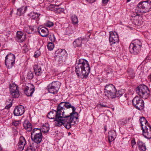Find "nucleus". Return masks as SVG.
Returning a JSON list of instances; mask_svg holds the SVG:
<instances>
[{
    "label": "nucleus",
    "instance_id": "obj_1",
    "mask_svg": "<svg viewBox=\"0 0 151 151\" xmlns=\"http://www.w3.org/2000/svg\"><path fill=\"white\" fill-rule=\"evenodd\" d=\"M76 108L72 106L69 102H63L58 105L57 110H53L48 114L47 117L51 119H54L56 121V126L60 127L63 125L67 129L71 128L72 124L75 118L76 119L78 117V113L75 111Z\"/></svg>",
    "mask_w": 151,
    "mask_h": 151
},
{
    "label": "nucleus",
    "instance_id": "obj_2",
    "mask_svg": "<svg viewBox=\"0 0 151 151\" xmlns=\"http://www.w3.org/2000/svg\"><path fill=\"white\" fill-rule=\"evenodd\" d=\"M76 65L75 68L77 75L81 78H86L90 70L87 61L83 59H79Z\"/></svg>",
    "mask_w": 151,
    "mask_h": 151
},
{
    "label": "nucleus",
    "instance_id": "obj_3",
    "mask_svg": "<svg viewBox=\"0 0 151 151\" xmlns=\"http://www.w3.org/2000/svg\"><path fill=\"white\" fill-rule=\"evenodd\" d=\"M151 9V4L147 1L140 2L138 5L135 9V12L137 15H140V13H147Z\"/></svg>",
    "mask_w": 151,
    "mask_h": 151
},
{
    "label": "nucleus",
    "instance_id": "obj_4",
    "mask_svg": "<svg viewBox=\"0 0 151 151\" xmlns=\"http://www.w3.org/2000/svg\"><path fill=\"white\" fill-rule=\"evenodd\" d=\"M137 93L141 98L147 99L150 96V91L147 86L144 85H140L136 89Z\"/></svg>",
    "mask_w": 151,
    "mask_h": 151
},
{
    "label": "nucleus",
    "instance_id": "obj_5",
    "mask_svg": "<svg viewBox=\"0 0 151 151\" xmlns=\"http://www.w3.org/2000/svg\"><path fill=\"white\" fill-rule=\"evenodd\" d=\"M104 90L105 95L107 97L112 99L116 98V89L112 84L106 85Z\"/></svg>",
    "mask_w": 151,
    "mask_h": 151
},
{
    "label": "nucleus",
    "instance_id": "obj_6",
    "mask_svg": "<svg viewBox=\"0 0 151 151\" xmlns=\"http://www.w3.org/2000/svg\"><path fill=\"white\" fill-rule=\"evenodd\" d=\"M132 103L133 106L139 110H142L144 108V102L139 96H135L132 100Z\"/></svg>",
    "mask_w": 151,
    "mask_h": 151
},
{
    "label": "nucleus",
    "instance_id": "obj_7",
    "mask_svg": "<svg viewBox=\"0 0 151 151\" xmlns=\"http://www.w3.org/2000/svg\"><path fill=\"white\" fill-rule=\"evenodd\" d=\"M61 85V83L58 81H54L49 84L47 86L48 91L53 94L58 92Z\"/></svg>",
    "mask_w": 151,
    "mask_h": 151
},
{
    "label": "nucleus",
    "instance_id": "obj_8",
    "mask_svg": "<svg viewBox=\"0 0 151 151\" xmlns=\"http://www.w3.org/2000/svg\"><path fill=\"white\" fill-rule=\"evenodd\" d=\"M15 57L14 54L10 53L5 57V65L9 68H10L15 64Z\"/></svg>",
    "mask_w": 151,
    "mask_h": 151
},
{
    "label": "nucleus",
    "instance_id": "obj_9",
    "mask_svg": "<svg viewBox=\"0 0 151 151\" xmlns=\"http://www.w3.org/2000/svg\"><path fill=\"white\" fill-rule=\"evenodd\" d=\"M22 88L25 93L28 96H31L35 91L34 86L33 84H31L23 85Z\"/></svg>",
    "mask_w": 151,
    "mask_h": 151
},
{
    "label": "nucleus",
    "instance_id": "obj_10",
    "mask_svg": "<svg viewBox=\"0 0 151 151\" xmlns=\"http://www.w3.org/2000/svg\"><path fill=\"white\" fill-rule=\"evenodd\" d=\"M143 134L145 137L148 139L151 138V127L149 125L145 126L142 127Z\"/></svg>",
    "mask_w": 151,
    "mask_h": 151
},
{
    "label": "nucleus",
    "instance_id": "obj_11",
    "mask_svg": "<svg viewBox=\"0 0 151 151\" xmlns=\"http://www.w3.org/2000/svg\"><path fill=\"white\" fill-rule=\"evenodd\" d=\"M109 41L111 44L118 43L119 41V37L118 34L115 32H110Z\"/></svg>",
    "mask_w": 151,
    "mask_h": 151
},
{
    "label": "nucleus",
    "instance_id": "obj_12",
    "mask_svg": "<svg viewBox=\"0 0 151 151\" xmlns=\"http://www.w3.org/2000/svg\"><path fill=\"white\" fill-rule=\"evenodd\" d=\"M141 48L137 45H135L130 44L129 47L130 52L132 54L137 55L139 53L141 50Z\"/></svg>",
    "mask_w": 151,
    "mask_h": 151
},
{
    "label": "nucleus",
    "instance_id": "obj_13",
    "mask_svg": "<svg viewBox=\"0 0 151 151\" xmlns=\"http://www.w3.org/2000/svg\"><path fill=\"white\" fill-rule=\"evenodd\" d=\"M25 111L24 106L22 105L16 106L14 111V114L16 116H19L22 115Z\"/></svg>",
    "mask_w": 151,
    "mask_h": 151
},
{
    "label": "nucleus",
    "instance_id": "obj_14",
    "mask_svg": "<svg viewBox=\"0 0 151 151\" xmlns=\"http://www.w3.org/2000/svg\"><path fill=\"white\" fill-rule=\"evenodd\" d=\"M38 32L42 37H46L49 34V31L47 28L43 27H40L37 28Z\"/></svg>",
    "mask_w": 151,
    "mask_h": 151
},
{
    "label": "nucleus",
    "instance_id": "obj_15",
    "mask_svg": "<svg viewBox=\"0 0 151 151\" xmlns=\"http://www.w3.org/2000/svg\"><path fill=\"white\" fill-rule=\"evenodd\" d=\"M42 138V134H36L35 135H31V139L34 142V143H36L38 145L41 142Z\"/></svg>",
    "mask_w": 151,
    "mask_h": 151
},
{
    "label": "nucleus",
    "instance_id": "obj_16",
    "mask_svg": "<svg viewBox=\"0 0 151 151\" xmlns=\"http://www.w3.org/2000/svg\"><path fill=\"white\" fill-rule=\"evenodd\" d=\"M67 55L66 50L64 49H59L57 50L55 53V56L63 57L64 56L65 58H66Z\"/></svg>",
    "mask_w": 151,
    "mask_h": 151
},
{
    "label": "nucleus",
    "instance_id": "obj_17",
    "mask_svg": "<svg viewBox=\"0 0 151 151\" xmlns=\"http://www.w3.org/2000/svg\"><path fill=\"white\" fill-rule=\"evenodd\" d=\"M25 39V35L21 31H18L17 33L16 40L19 42H22Z\"/></svg>",
    "mask_w": 151,
    "mask_h": 151
},
{
    "label": "nucleus",
    "instance_id": "obj_18",
    "mask_svg": "<svg viewBox=\"0 0 151 151\" xmlns=\"http://www.w3.org/2000/svg\"><path fill=\"white\" fill-rule=\"evenodd\" d=\"M26 144V141L23 137H21L19 138V141L18 143V146L20 150H22Z\"/></svg>",
    "mask_w": 151,
    "mask_h": 151
},
{
    "label": "nucleus",
    "instance_id": "obj_19",
    "mask_svg": "<svg viewBox=\"0 0 151 151\" xmlns=\"http://www.w3.org/2000/svg\"><path fill=\"white\" fill-rule=\"evenodd\" d=\"M136 15L134 14L135 16H133V17H134V18L133 19V20L132 21V22L134 25H139L141 24L142 23V21H140V19H139L140 18H141L139 16V15H137V12H136Z\"/></svg>",
    "mask_w": 151,
    "mask_h": 151
},
{
    "label": "nucleus",
    "instance_id": "obj_20",
    "mask_svg": "<svg viewBox=\"0 0 151 151\" xmlns=\"http://www.w3.org/2000/svg\"><path fill=\"white\" fill-rule=\"evenodd\" d=\"M116 136V132L114 130H111L108 132V139L109 142L114 140Z\"/></svg>",
    "mask_w": 151,
    "mask_h": 151
},
{
    "label": "nucleus",
    "instance_id": "obj_21",
    "mask_svg": "<svg viewBox=\"0 0 151 151\" xmlns=\"http://www.w3.org/2000/svg\"><path fill=\"white\" fill-rule=\"evenodd\" d=\"M137 145L140 151H145L146 150V147L145 144L142 141L139 140L137 142Z\"/></svg>",
    "mask_w": 151,
    "mask_h": 151
},
{
    "label": "nucleus",
    "instance_id": "obj_22",
    "mask_svg": "<svg viewBox=\"0 0 151 151\" xmlns=\"http://www.w3.org/2000/svg\"><path fill=\"white\" fill-rule=\"evenodd\" d=\"M33 68L36 75L38 76L42 75V72L41 71L40 67L37 65H35L34 66Z\"/></svg>",
    "mask_w": 151,
    "mask_h": 151
},
{
    "label": "nucleus",
    "instance_id": "obj_23",
    "mask_svg": "<svg viewBox=\"0 0 151 151\" xmlns=\"http://www.w3.org/2000/svg\"><path fill=\"white\" fill-rule=\"evenodd\" d=\"M31 14L30 18L31 19L36 20V23L38 24V21L40 19L39 16H40V14L37 12H33V13Z\"/></svg>",
    "mask_w": 151,
    "mask_h": 151
},
{
    "label": "nucleus",
    "instance_id": "obj_24",
    "mask_svg": "<svg viewBox=\"0 0 151 151\" xmlns=\"http://www.w3.org/2000/svg\"><path fill=\"white\" fill-rule=\"evenodd\" d=\"M24 128L28 131H31L32 128L31 124L28 121H26L23 124Z\"/></svg>",
    "mask_w": 151,
    "mask_h": 151
},
{
    "label": "nucleus",
    "instance_id": "obj_25",
    "mask_svg": "<svg viewBox=\"0 0 151 151\" xmlns=\"http://www.w3.org/2000/svg\"><path fill=\"white\" fill-rule=\"evenodd\" d=\"M34 30V27L26 25L24 26V30L28 34L32 33Z\"/></svg>",
    "mask_w": 151,
    "mask_h": 151
},
{
    "label": "nucleus",
    "instance_id": "obj_26",
    "mask_svg": "<svg viewBox=\"0 0 151 151\" xmlns=\"http://www.w3.org/2000/svg\"><path fill=\"white\" fill-rule=\"evenodd\" d=\"M27 10V7L26 6L24 7L23 6L19 9H17V14L20 16L23 14H24Z\"/></svg>",
    "mask_w": 151,
    "mask_h": 151
},
{
    "label": "nucleus",
    "instance_id": "obj_27",
    "mask_svg": "<svg viewBox=\"0 0 151 151\" xmlns=\"http://www.w3.org/2000/svg\"><path fill=\"white\" fill-rule=\"evenodd\" d=\"M38 146V145L37 144L32 143L28 147L27 151H35Z\"/></svg>",
    "mask_w": 151,
    "mask_h": 151
},
{
    "label": "nucleus",
    "instance_id": "obj_28",
    "mask_svg": "<svg viewBox=\"0 0 151 151\" xmlns=\"http://www.w3.org/2000/svg\"><path fill=\"white\" fill-rule=\"evenodd\" d=\"M10 93L12 96L14 98H17L19 96V93L18 89L16 90H12L10 91Z\"/></svg>",
    "mask_w": 151,
    "mask_h": 151
},
{
    "label": "nucleus",
    "instance_id": "obj_29",
    "mask_svg": "<svg viewBox=\"0 0 151 151\" xmlns=\"http://www.w3.org/2000/svg\"><path fill=\"white\" fill-rule=\"evenodd\" d=\"M54 58L56 61L59 64H61L64 61L65 59V58L64 56H63V57H60L54 55Z\"/></svg>",
    "mask_w": 151,
    "mask_h": 151
},
{
    "label": "nucleus",
    "instance_id": "obj_30",
    "mask_svg": "<svg viewBox=\"0 0 151 151\" xmlns=\"http://www.w3.org/2000/svg\"><path fill=\"white\" fill-rule=\"evenodd\" d=\"M52 7L54 8L55 11L57 13H60L61 12H63L64 9L63 8L59 7V6L54 5L52 6Z\"/></svg>",
    "mask_w": 151,
    "mask_h": 151
},
{
    "label": "nucleus",
    "instance_id": "obj_31",
    "mask_svg": "<svg viewBox=\"0 0 151 151\" xmlns=\"http://www.w3.org/2000/svg\"><path fill=\"white\" fill-rule=\"evenodd\" d=\"M82 39H77L75 40L73 42V44L75 47H78L81 46Z\"/></svg>",
    "mask_w": 151,
    "mask_h": 151
},
{
    "label": "nucleus",
    "instance_id": "obj_32",
    "mask_svg": "<svg viewBox=\"0 0 151 151\" xmlns=\"http://www.w3.org/2000/svg\"><path fill=\"white\" fill-rule=\"evenodd\" d=\"M37 134H42L41 130L38 128H35L31 132V135H35Z\"/></svg>",
    "mask_w": 151,
    "mask_h": 151
},
{
    "label": "nucleus",
    "instance_id": "obj_33",
    "mask_svg": "<svg viewBox=\"0 0 151 151\" xmlns=\"http://www.w3.org/2000/svg\"><path fill=\"white\" fill-rule=\"evenodd\" d=\"M139 121L141 124L142 128V127H143V126L144 124H145V126L147 125V124L148 122L147 121L145 117H141L139 119Z\"/></svg>",
    "mask_w": 151,
    "mask_h": 151
},
{
    "label": "nucleus",
    "instance_id": "obj_34",
    "mask_svg": "<svg viewBox=\"0 0 151 151\" xmlns=\"http://www.w3.org/2000/svg\"><path fill=\"white\" fill-rule=\"evenodd\" d=\"M72 23L76 24L78 23V20L77 17L76 15H73L71 17Z\"/></svg>",
    "mask_w": 151,
    "mask_h": 151
},
{
    "label": "nucleus",
    "instance_id": "obj_35",
    "mask_svg": "<svg viewBox=\"0 0 151 151\" xmlns=\"http://www.w3.org/2000/svg\"><path fill=\"white\" fill-rule=\"evenodd\" d=\"M131 119V118H126L125 119L122 120L120 121V124L124 125L129 122V120Z\"/></svg>",
    "mask_w": 151,
    "mask_h": 151
},
{
    "label": "nucleus",
    "instance_id": "obj_36",
    "mask_svg": "<svg viewBox=\"0 0 151 151\" xmlns=\"http://www.w3.org/2000/svg\"><path fill=\"white\" fill-rule=\"evenodd\" d=\"M9 101H10V102H9L8 101H6V104L7 105L6 106L5 108L7 109H8L10 108V107L12 106V101L10 99L9 100Z\"/></svg>",
    "mask_w": 151,
    "mask_h": 151
},
{
    "label": "nucleus",
    "instance_id": "obj_37",
    "mask_svg": "<svg viewBox=\"0 0 151 151\" xmlns=\"http://www.w3.org/2000/svg\"><path fill=\"white\" fill-rule=\"evenodd\" d=\"M131 44H132L133 45H137L139 46L140 47H142V43L139 40H135L134 42L133 43H132Z\"/></svg>",
    "mask_w": 151,
    "mask_h": 151
},
{
    "label": "nucleus",
    "instance_id": "obj_38",
    "mask_svg": "<svg viewBox=\"0 0 151 151\" xmlns=\"http://www.w3.org/2000/svg\"><path fill=\"white\" fill-rule=\"evenodd\" d=\"M54 47V45L52 42H50L47 45V48L49 50H52Z\"/></svg>",
    "mask_w": 151,
    "mask_h": 151
},
{
    "label": "nucleus",
    "instance_id": "obj_39",
    "mask_svg": "<svg viewBox=\"0 0 151 151\" xmlns=\"http://www.w3.org/2000/svg\"><path fill=\"white\" fill-rule=\"evenodd\" d=\"M18 86L16 84H12L10 85V91L12 90H16L18 88Z\"/></svg>",
    "mask_w": 151,
    "mask_h": 151
},
{
    "label": "nucleus",
    "instance_id": "obj_40",
    "mask_svg": "<svg viewBox=\"0 0 151 151\" xmlns=\"http://www.w3.org/2000/svg\"><path fill=\"white\" fill-rule=\"evenodd\" d=\"M123 93H122L121 91L118 90L117 91L116 90V97H120L123 94Z\"/></svg>",
    "mask_w": 151,
    "mask_h": 151
},
{
    "label": "nucleus",
    "instance_id": "obj_41",
    "mask_svg": "<svg viewBox=\"0 0 151 151\" xmlns=\"http://www.w3.org/2000/svg\"><path fill=\"white\" fill-rule=\"evenodd\" d=\"M34 77L33 72L31 71L29 72L27 74V78L29 79H32Z\"/></svg>",
    "mask_w": 151,
    "mask_h": 151
},
{
    "label": "nucleus",
    "instance_id": "obj_42",
    "mask_svg": "<svg viewBox=\"0 0 151 151\" xmlns=\"http://www.w3.org/2000/svg\"><path fill=\"white\" fill-rule=\"evenodd\" d=\"M49 127H46L45 126H43L42 127V132H43L44 133L47 132L49 130Z\"/></svg>",
    "mask_w": 151,
    "mask_h": 151
},
{
    "label": "nucleus",
    "instance_id": "obj_43",
    "mask_svg": "<svg viewBox=\"0 0 151 151\" xmlns=\"http://www.w3.org/2000/svg\"><path fill=\"white\" fill-rule=\"evenodd\" d=\"M50 40L52 42H54L55 40V38L53 34L50 35L49 37Z\"/></svg>",
    "mask_w": 151,
    "mask_h": 151
},
{
    "label": "nucleus",
    "instance_id": "obj_44",
    "mask_svg": "<svg viewBox=\"0 0 151 151\" xmlns=\"http://www.w3.org/2000/svg\"><path fill=\"white\" fill-rule=\"evenodd\" d=\"M20 122V120H14L12 122V124L14 126H17L19 124Z\"/></svg>",
    "mask_w": 151,
    "mask_h": 151
},
{
    "label": "nucleus",
    "instance_id": "obj_45",
    "mask_svg": "<svg viewBox=\"0 0 151 151\" xmlns=\"http://www.w3.org/2000/svg\"><path fill=\"white\" fill-rule=\"evenodd\" d=\"M45 25L47 27H50L53 26V23L52 22L48 21L46 22Z\"/></svg>",
    "mask_w": 151,
    "mask_h": 151
},
{
    "label": "nucleus",
    "instance_id": "obj_46",
    "mask_svg": "<svg viewBox=\"0 0 151 151\" xmlns=\"http://www.w3.org/2000/svg\"><path fill=\"white\" fill-rule=\"evenodd\" d=\"M131 143L132 146V147H134V145L136 144V142L135 141V139L134 138L131 141Z\"/></svg>",
    "mask_w": 151,
    "mask_h": 151
},
{
    "label": "nucleus",
    "instance_id": "obj_47",
    "mask_svg": "<svg viewBox=\"0 0 151 151\" xmlns=\"http://www.w3.org/2000/svg\"><path fill=\"white\" fill-rule=\"evenodd\" d=\"M40 55V53L39 51H37L35 52V54L34 55V57L35 58H37Z\"/></svg>",
    "mask_w": 151,
    "mask_h": 151
},
{
    "label": "nucleus",
    "instance_id": "obj_48",
    "mask_svg": "<svg viewBox=\"0 0 151 151\" xmlns=\"http://www.w3.org/2000/svg\"><path fill=\"white\" fill-rule=\"evenodd\" d=\"M91 35V33L90 32H88L86 34V38L87 39L90 38V36Z\"/></svg>",
    "mask_w": 151,
    "mask_h": 151
},
{
    "label": "nucleus",
    "instance_id": "obj_49",
    "mask_svg": "<svg viewBox=\"0 0 151 151\" xmlns=\"http://www.w3.org/2000/svg\"><path fill=\"white\" fill-rule=\"evenodd\" d=\"M108 1L109 0H102V3L105 5L107 4Z\"/></svg>",
    "mask_w": 151,
    "mask_h": 151
},
{
    "label": "nucleus",
    "instance_id": "obj_50",
    "mask_svg": "<svg viewBox=\"0 0 151 151\" xmlns=\"http://www.w3.org/2000/svg\"><path fill=\"white\" fill-rule=\"evenodd\" d=\"M112 69L110 68H108V69L106 70V73H111Z\"/></svg>",
    "mask_w": 151,
    "mask_h": 151
},
{
    "label": "nucleus",
    "instance_id": "obj_51",
    "mask_svg": "<svg viewBox=\"0 0 151 151\" xmlns=\"http://www.w3.org/2000/svg\"><path fill=\"white\" fill-rule=\"evenodd\" d=\"M88 1L90 3H93L94 2L96 1V0H86Z\"/></svg>",
    "mask_w": 151,
    "mask_h": 151
},
{
    "label": "nucleus",
    "instance_id": "obj_52",
    "mask_svg": "<svg viewBox=\"0 0 151 151\" xmlns=\"http://www.w3.org/2000/svg\"><path fill=\"white\" fill-rule=\"evenodd\" d=\"M99 106H100L101 107H107V106L106 105H104L101 104H100L99 105Z\"/></svg>",
    "mask_w": 151,
    "mask_h": 151
},
{
    "label": "nucleus",
    "instance_id": "obj_53",
    "mask_svg": "<svg viewBox=\"0 0 151 151\" xmlns=\"http://www.w3.org/2000/svg\"><path fill=\"white\" fill-rule=\"evenodd\" d=\"M148 78L150 81H151V74L148 76Z\"/></svg>",
    "mask_w": 151,
    "mask_h": 151
},
{
    "label": "nucleus",
    "instance_id": "obj_54",
    "mask_svg": "<svg viewBox=\"0 0 151 151\" xmlns=\"http://www.w3.org/2000/svg\"><path fill=\"white\" fill-rule=\"evenodd\" d=\"M104 130H105V131H106V126H105L104 127Z\"/></svg>",
    "mask_w": 151,
    "mask_h": 151
},
{
    "label": "nucleus",
    "instance_id": "obj_55",
    "mask_svg": "<svg viewBox=\"0 0 151 151\" xmlns=\"http://www.w3.org/2000/svg\"><path fill=\"white\" fill-rule=\"evenodd\" d=\"M131 0H127V2H128L129 1H130Z\"/></svg>",
    "mask_w": 151,
    "mask_h": 151
},
{
    "label": "nucleus",
    "instance_id": "obj_56",
    "mask_svg": "<svg viewBox=\"0 0 151 151\" xmlns=\"http://www.w3.org/2000/svg\"><path fill=\"white\" fill-rule=\"evenodd\" d=\"M68 134L69 135H70L71 134V133L70 132L68 133Z\"/></svg>",
    "mask_w": 151,
    "mask_h": 151
},
{
    "label": "nucleus",
    "instance_id": "obj_57",
    "mask_svg": "<svg viewBox=\"0 0 151 151\" xmlns=\"http://www.w3.org/2000/svg\"><path fill=\"white\" fill-rule=\"evenodd\" d=\"M12 12H13V11L12 10V11H11V14H12Z\"/></svg>",
    "mask_w": 151,
    "mask_h": 151
},
{
    "label": "nucleus",
    "instance_id": "obj_58",
    "mask_svg": "<svg viewBox=\"0 0 151 151\" xmlns=\"http://www.w3.org/2000/svg\"><path fill=\"white\" fill-rule=\"evenodd\" d=\"M1 150V147L0 146V150Z\"/></svg>",
    "mask_w": 151,
    "mask_h": 151
},
{
    "label": "nucleus",
    "instance_id": "obj_59",
    "mask_svg": "<svg viewBox=\"0 0 151 151\" xmlns=\"http://www.w3.org/2000/svg\"><path fill=\"white\" fill-rule=\"evenodd\" d=\"M75 122H76L75 121H74V122L73 123L74 124L75 123Z\"/></svg>",
    "mask_w": 151,
    "mask_h": 151
}]
</instances>
